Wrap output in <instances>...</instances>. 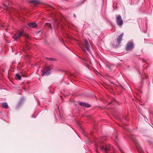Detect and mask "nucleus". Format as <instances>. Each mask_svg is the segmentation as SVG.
Segmentation results:
<instances>
[{"instance_id":"obj_1","label":"nucleus","mask_w":153,"mask_h":153,"mask_svg":"<svg viewBox=\"0 0 153 153\" xmlns=\"http://www.w3.org/2000/svg\"><path fill=\"white\" fill-rule=\"evenodd\" d=\"M22 36L24 37L26 39H30V37L29 35L26 33H24L23 30H21L19 31L18 33L15 34L13 36V38L14 39V40L17 41Z\"/></svg>"},{"instance_id":"obj_2","label":"nucleus","mask_w":153,"mask_h":153,"mask_svg":"<svg viewBox=\"0 0 153 153\" xmlns=\"http://www.w3.org/2000/svg\"><path fill=\"white\" fill-rule=\"evenodd\" d=\"M78 45L79 47L85 52H89L90 46L87 39H85L82 44H79Z\"/></svg>"},{"instance_id":"obj_3","label":"nucleus","mask_w":153,"mask_h":153,"mask_svg":"<svg viewBox=\"0 0 153 153\" xmlns=\"http://www.w3.org/2000/svg\"><path fill=\"white\" fill-rule=\"evenodd\" d=\"M116 20L117 25L120 26H122L123 24V21L120 15L117 16L116 18Z\"/></svg>"},{"instance_id":"obj_4","label":"nucleus","mask_w":153,"mask_h":153,"mask_svg":"<svg viewBox=\"0 0 153 153\" xmlns=\"http://www.w3.org/2000/svg\"><path fill=\"white\" fill-rule=\"evenodd\" d=\"M134 45L133 42H129L127 44L126 49L127 51H130L134 48Z\"/></svg>"},{"instance_id":"obj_5","label":"nucleus","mask_w":153,"mask_h":153,"mask_svg":"<svg viewBox=\"0 0 153 153\" xmlns=\"http://www.w3.org/2000/svg\"><path fill=\"white\" fill-rule=\"evenodd\" d=\"M100 149L101 151L106 152L110 150V146L107 144H104L100 146Z\"/></svg>"},{"instance_id":"obj_6","label":"nucleus","mask_w":153,"mask_h":153,"mask_svg":"<svg viewBox=\"0 0 153 153\" xmlns=\"http://www.w3.org/2000/svg\"><path fill=\"white\" fill-rule=\"evenodd\" d=\"M123 35V33H121L117 38V41L119 45L120 44L121 41L122 40V38Z\"/></svg>"},{"instance_id":"obj_7","label":"nucleus","mask_w":153,"mask_h":153,"mask_svg":"<svg viewBox=\"0 0 153 153\" xmlns=\"http://www.w3.org/2000/svg\"><path fill=\"white\" fill-rule=\"evenodd\" d=\"M29 2L33 4L35 6H36L41 4L40 1L37 0H31L29 1Z\"/></svg>"},{"instance_id":"obj_8","label":"nucleus","mask_w":153,"mask_h":153,"mask_svg":"<svg viewBox=\"0 0 153 153\" xmlns=\"http://www.w3.org/2000/svg\"><path fill=\"white\" fill-rule=\"evenodd\" d=\"M79 104L80 105L83 106L85 107L86 108H89L91 107V105L88 103H85V102H81L79 103Z\"/></svg>"},{"instance_id":"obj_9","label":"nucleus","mask_w":153,"mask_h":153,"mask_svg":"<svg viewBox=\"0 0 153 153\" xmlns=\"http://www.w3.org/2000/svg\"><path fill=\"white\" fill-rule=\"evenodd\" d=\"M31 28H35L37 26V24L36 23H30L27 24Z\"/></svg>"},{"instance_id":"obj_10","label":"nucleus","mask_w":153,"mask_h":153,"mask_svg":"<svg viewBox=\"0 0 153 153\" xmlns=\"http://www.w3.org/2000/svg\"><path fill=\"white\" fill-rule=\"evenodd\" d=\"M2 106L3 107L5 108L6 109H7L8 108V106L7 103L6 102L3 103L2 104Z\"/></svg>"},{"instance_id":"obj_11","label":"nucleus","mask_w":153,"mask_h":153,"mask_svg":"<svg viewBox=\"0 0 153 153\" xmlns=\"http://www.w3.org/2000/svg\"><path fill=\"white\" fill-rule=\"evenodd\" d=\"M131 139H132V141L135 143H137V142L136 140V137L134 136H132L131 137Z\"/></svg>"},{"instance_id":"obj_12","label":"nucleus","mask_w":153,"mask_h":153,"mask_svg":"<svg viewBox=\"0 0 153 153\" xmlns=\"http://www.w3.org/2000/svg\"><path fill=\"white\" fill-rule=\"evenodd\" d=\"M21 78V76L20 75H18V74H16L15 78L16 79L20 80Z\"/></svg>"},{"instance_id":"obj_13","label":"nucleus","mask_w":153,"mask_h":153,"mask_svg":"<svg viewBox=\"0 0 153 153\" xmlns=\"http://www.w3.org/2000/svg\"><path fill=\"white\" fill-rule=\"evenodd\" d=\"M50 70H51V69H50V70H49L46 71L45 72V74L46 76L49 75L51 73Z\"/></svg>"},{"instance_id":"obj_14","label":"nucleus","mask_w":153,"mask_h":153,"mask_svg":"<svg viewBox=\"0 0 153 153\" xmlns=\"http://www.w3.org/2000/svg\"><path fill=\"white\" fill-rule=\"evenodd\" d=\"M48 59L51 61H54L56 60V59H55L51 58H48Z\"/></svg>"},{"instance_id":"obj_15","label":"nucleus","mask_w":153,"mask_h":153,"mask_svg":"<svg viewBox=\"0 0 153 153\" xmlns=\"http://www.w3.org/2000/svg\"><path fill=\"white\" fill-rule=\"evenodd\" d=\"M3 5L6 7V8H5V10H8V7H7V6H6V5H5V4H3Z\"/></svg>"},{"instance_id":"obj_16","label":"nucleus","mask_w":153,"mask_h":153,"mask_svg":"<svg viewBox=\"0 0 153 153\" xmlns=\"http://www.w3.org/2000/svg\"><path fill=\"white\" fill-rule=\"evenodd\" d=\"M48 25L49 26H50V28H51V25L50 24H48Z\"/></svg>"}]
</instances>
